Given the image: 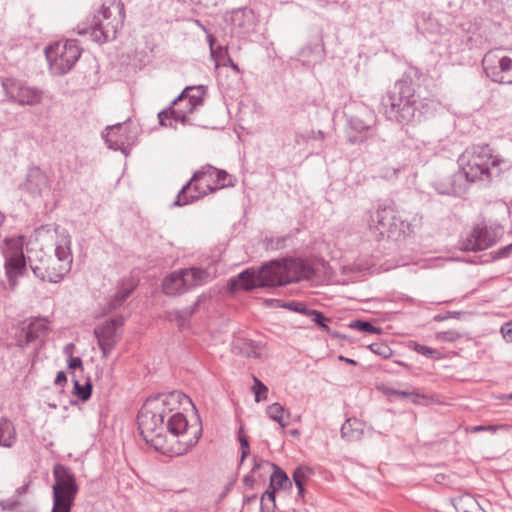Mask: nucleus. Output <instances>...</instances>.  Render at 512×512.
Returning a JSON list of instances; mask_svg holds the SVG:
<instances>
[{"mask_svg":"<svg viewBox=\"0 0 512 512\" xmlns=\"http://www.w3.org/2000/svg\"><path fill=\"white\" fill-rule=\"evenodd\" d=\"M501 333L503 335V338L508 341L512 342V324L506 323L501 327Z\"/></svg>","mask_w":512,"mask_h":512,"instance_id":"4d7b16f0","label":"nucleus"},{"mask_svg":"<svg viewBox=\"0 0 512 512\" xmlns=\"http://www.w3.org/2000/svg\"><path fill=\"white\" fill-rule=\"evenodd\" d=\"M215 171L216 167L211 164H206L195 171L190 180L178 192L173 206L183 207L214 193L215 191H210V188H214Z\"/></svg>","mask_w":512,"mask_h":512,"instance_id":"6e6552de","label":"nucleus"},{"mask_svg":"<svg viewBox=\"0 0 512 512\" xmlns=\"http://www.w3.org/2000/svg\"><path fill=\"white\" fill-rule=\"evenodd\" d=\"M73 395H75L82 402H86L92 395V383L88 379L84 384L75 378L73 374Z\"/></svg>","mask_w":512,"mask_h":512,"instance_id":"72a5a7b5","label":"nucleus"},{"mask_svg":"<svg viewBox=\"0 0 512 512\" xmlns=\"http://www.w3.org/2000/svg\"><path fill=\"white\" fill-rule=\"evenodd\" d=\"M48 179L46 174L38 167H29L22 188L31 195H41L47 187Z\"/></svg>","mask_w":512,"mask_h":512,"instance_id":"412c9836","label":"nucleus"},{"mask_svg":"<svg viewBox=\"0 0 512 512\" xmlns=\"http://www.w3.org/2000/svg\"><path fill=\"white\" fill-rule=\"evenodd\" d=\"M339 360L344 361L347 364H350V365H353V366L357 365V362L355 360L347 358V357H344V356H339Z\"/></svg>","mask_w":512,"mask_h":512,"instance_id":"338daca9","label":"nucleus"},{"mask_svg":"<svg viewBox=\"0 0 512 512\" xmlns=\"http://www.w3.org/2000/svg\"><path fill=\"white\" fill-rule=\"evenodd\" d=\"M137 284L132 279L122 280L118 286L115 294L108 301L109 311H115L120 308L129 296L133 293Z\"/></svg>","mask_w":512,"mask_h":512,"instance_id":"5701e85b","label":"nucleus"},{"mask_svg":"<svg viewBox=\"0 0 512 512\" xmlns=\"http://www.w3.org/2000/svg\"><path fill=\"white\" fill-rule=\"evenodd\" d=\"M233 484H234V482L232 481V482H229L225 486L223 492L218 497L217 503H220L227 496V494L229 493V491H230L231 487L233 486Z\"/></svg>","mask_w":512,"mask_h":512,"instance_id":"680f3d73","label":"nucleus"},{"mask_svg":"<svg viewBox=\"0 0 512 512\" xmlns=\"http://www.w3.org/2000/svg\"><path fill=\"white\" fill-rule=\"evenodd\" d=\"M482 66L486 76L493 82L507 84L508 80H505L503 73L512 71V58L503 56L496 60L493 55L488 53L482 60Z\"/></svg>","mask_w":512,"mask_h":512,"instance_id":"f3484780","label":"nucleus"},{"mask_svg":"<svg viewBox=\"0 0 512 512\" xmlns=\"http://www.w3.org/2000/svg\"><path fill=\"white\" fill-rule=\"evenodd\" d=\"M369 350L376 355H379L383 358H389L392 355L391 348L383 342L372 343L368 346Z\"/></svg>","mask_w":512,"mask_h":512,"instance_id":"79ce46f5","label":"nucleus"},{"mask_svg":"<svg viewBox=\"0 0 512 512\" xmlns=\"http://www.w3.org/2000/svg\"><path fill=\"white\" fill-rule=\"evenodd\" d=\"M312 317V321L323 331L330 334L333 337H339V334L335 331H332L330 327L327 325V322L330 321L322 312L312 309L309 314Z\"/></svg>","mask_w":512,"mask_h":512,"instance_id":"4c0bfd02","label":"nucleus"},{"mask_svg":"<svg viewBox=\"0 0 512 512\" xmlns=\"http://www.w3.org/2000/svg\"><path fill=\"white\" fill-rule=\"evenodd\" d=\"M408 348L431 359H440L441 353L437 349L419 344L416 341H409Z\"/></svg>","mask_w":512,"mask_h":512,"instance_id":"58836bf2","label":"nucleus"},{"mask_svg":"<svg viewBox=\"0 0 512 512\" xmlns=\"http://www.w3.org/2000/svg\"><path fill=\"white\" fill-rule=\"evenodd\" d=\"M113 4L118 9V14H119L120 20L122 22L125 19V5L120 0L118 2H114Z\"/></svg>","mask_w":512,"mask_h":512,"instance_id":"052dcab7","label":"nucleus"},{"mask_svg":"<svg viewBox=\"0 0 512 512\" xmlns=\"http://www.w3.org/2000/svg\"><path fill=\"white\" fill-rule=\"evenodd\" d=\"M349 127L357 133L368 131L371 128L370 122H368L361 115H351L348 117Z\"/></svg>","mask_w":512,"mask_h":512,"instance_id":"ea45409f","label":"nucleus"},{"mask_svg":"<svg viewBox=\"0 0 512 512\" xmlns=\"http://www.w3.org/2000/svg\"><path fill=\"white\" fill-rule=\"evenodd\" d=\"M191 316V311H188L186 308H183L175 311L174 320L177 322L178 327L180 329H183L189 324Z\"/></svg>","mask_w":512,"mask_h":512,"instance_id":"37998d69","label":"nucleus"},{"mask_svg":"<svg viewBox=\"0 0 512 512\" xmlns=\"http://www.w3.org/2000/svg\"><path fill=\"white\" fill-rule=\"evenodd\" d=\"M183 398L188 399V396L177 390L167 394H158L155 397H149L139 410L138 430L146 444L155 451L166 452L164 419L166 414L174 409L173 404H181Z\"/></svg>","mask_w":512,"mask_h":512,"instance_id":"7ed1b4c3","label":"nucleus"},{"mask_svg":"<svg viewBox=\"0 0 512 512\" xmlns=\"http://www.w3.org/2000/svg\"><path fill=\"white\" fill-rule=\"evenodd\" d=\"M82 49L77 39L57 42L45 48V56L51 70L57 75L68 73L79 60Z\"/></svg>","mask_w":512,"mask_h":512,"instance_id":"1a4fd4ad","label":"nucleus"},{"mask_svg":"<svg viewBox=\"0 0 512 512\" xmlns=\"http://www.w3.org/2000/svg\"><path fill=\"white\" fill-rule=\"evenodd\" d=\"M192 436L188 439L181 442V446L183 448L178 452L179 454L187 453L191 448H193L199 441L202 435V424L199 415H197V425L191 432Z\"/></svg>","mask_w":512,"mask_h":512,"instance_id":"f704fd0d","label":"nucleus"},{"mask_svg":"<svg viewBox=\"0 0 512 512\" xmlns=\"http://www.w3.org/2000/svg\"><path fill=\"white\" fill-rule=\"evenodd\" d=\"M206 87L203 85L187 86L170 103V105L158 113L159 124L161 126L172 127V122H180L183 125H192L189 115L194 113L204 104V95Z\"/></svg>","mask_w":512,"mask_h":512,"instance_id":"39448f33","label":"nucleus"},{"mask_svg":"<svg viewBox=\"0 0 512 512\" xmlns=\"http://www.w3.org/2000/svg\"><path fill=\"white\" fill-rule=\"evenodd\" d=\"M312 475V469L309 467L299 466L292 473V479L296 487H300V484H305L307 478Z\"/></svg>","mask_w":512,"mask_h":512,"instance_id":"a19ab883","label":"nucleus"},{"mask_svg":"<svg viewBox=\"0 0 512 512\" xmlns=\"http://www.w3.org/2000/svg\"><path fill=\"white\" fill-rule=\"evenodd\" d=\"M55 260H57V263L59 266H64L66 264V267H68V272L71 269L73 257L71 253V237L66 232L61 239V242L56 244L55 247Z\"/></svg>","mask_w":512,"mask_h":512,"instance_id":"a878e982","label":"nucleus"},{"mask_svg":"<svg viewBox=\"0 0 512 512\" xmlns=\"http://www.w3.org/2000/svg\"><path fill=\"white\" fill-rule=\"evenodd\" d=\"M74 348V344L73 343H69L67 344L65 347H64V353L68 355V357L70 356V354L72 355V349Z\"/></svg>","mask_w":512,"mask_h":512,"instance_id":"774afa93","label":"nucleus"},{"mask_svg":"<svg viewBox=\"0 0 512 512\" xmlns=\"http://www.w3.org/2000/svg\"><path fill=\"white\" fill-rule=\"evenodd\" d=\"M29 260H32V256L23 259L4 260V272L10 290L14 291L19 284V278L27 275Z\"/></svg>","mask_w":512,"mask_h":512,"instance_id":"aec40b11","label":"nucleus"},{"mask_svg":"<svg viewBox=\"0 0 512 512\" xmlns=\"http://www.w3.org/2000/svg\"><path fill=\"white\" fill-rule=\"evenodd\" d=\"M467 186L459 170L434 182L435 190L442 195L460 196L466 192Z\"/></svg>","mask_w":512,"mask_h":512,"instance_id":"6ab92c4d","label":"nucleus"},{"mask_svg":"<svg viewBox=\"0 0 512 512\" xmlns=\"http://www.w3.org/2000/svg\"><path fill=\"white\" fill-rule=\"evenodd\" d=\"M462 338V334L456 330H447L436 333V339L445 342H456Z\"/></svg>","mask_w":512,"mask_h":512,"instance_id":"a18cd8bd","label":"nucleus"},{"mask_svg":"<svg viewBox=\"0 0 512 512\" xmlns=\"http://www.w3.org/2000/svg\"><path fill=\"white\" fill-rule=\"evenodd\" d=\"M105 131L106 133H103L102 137L109 149L126 153L127 148L134 143L135 136L131 135L126 122L107 126Z\"/></svg>","mask_w":512,"mask_h":512,"instance_id":"dca6fc26","label":"nucleus"},{"mask_svg":"<svg viewBox=\"0 0 512 512\" xmlns=\"http://www.w3.org/2000/svg\"><path fill=\"white\" fill-rule=\"evenodd\" d=\"M29 268L33 275L41 281L59 283L68 273V267L59 266L57 260L43 251L36 253V257L29 260Z\"/></svg>","mask_w":512,"mask_h":512,"instance_id":"f8f14e48","label":"nucleus"},{"mask_svg":"<svg viewBox=\"0 0 512 512\" xmlns=\"http://www.w3.org/2000/svg\"><path fill=\"white\" fill-rule=\"evenodd\" d=\"M282 306L286 307L294 312H298V313L306 315V316H309L310 311H312V309L308 308L304 303L297 302V301H292V302L283 304Z\"/></svg>","mask_w":512,"mask_h":512,"instance_id":"09e8293b","label":"nucleus"},{"mask_svg":"<svg viewBox=\"0 0 512 512\" xmlns=\"http://www.w3.org/2000/svg\"><path fill=\"white\" fill-rule=\"evenodd\" d=\"M348 327L367 334H381L382 332V329L380 327L373 325L370 321L361 319L351 321L348 324Z\"/></svg>","mask_w":512,"mask_h":512,"instance_id":"e433bc0d","label":"nucleus"},{"mask_svg":"<svg viewBox=\"0 0 512 512\" xmlns=\"http://www.w3.org/2000/svg\"><path fill=\"white\" fill-rule=\"evenodd\" d=\"M111 17L110 8L102 5L96 15L93 16L90 24V34L92 39L98 44H104L112 41L116 38L117 25L107 23L104 24V20H108Z\"/></svg>","mask_w":512,"mask_h":512,"instance_id":"2eb2a0df","label":"nucleus"},{"mask_svg":"<svg viewBox=\"0 0 512 512\" xmlns=\"http://www.w3.org/2000/svg\"><path fill=\"white\" fill-rule=\"evenodd\" d=\"M20 504L19 499L15 496L0 500V507L2 511L16 512Z\"/></svg>","mask_w":512,"mask_h":512,"instance_id":"de8ad7c7","label":"nucleus"},{"mask_svg":"<svg viewBox=\"0 0 512 512\" xmlns=\"http://www.w3.org/2000/svg\"><path fill=\"white\" fill-rule=\"evenodd\" d=\"M1 85L6 97L19 105L35 106L40 104L43 99L42 90L29 86L19 79L2 78Z\"/></svg>","mask_w":512,"mask_h":512,"instance_id":"9d476101","label":"nucleus"},{"mask_svg":"<svg viewBox=\"0 0 512 512\" xmlns=\"http://www.w3.org/2000/svg\"><path fill=\"white\" fill-rule=\"evenodd\" d=\"M67 383V375L64 371H59L55 377L54 384L56 386H63Z\"/></svg>","mask_w":512,"mask_h":512,"instance_id":"bf43d9fd","label":"nucleus"},{"mask_svg":"<svg viewBox=\"0 0 512 512\" xmlns=\"http://www.w3.org/2000/svg\"><path fill=\"white\" fill-rule=\"evenodd\" d=\"M503 426L500 425H478V426H472L469 431L473 433L477 432H483V431H489L495 433L497 430L502 428Z\"/></svg>","mask_w":512,"mask_h":512,"instance_id":"864d4df0","label":"nucleus"},{"mask_svg":"<svg viewBox=\"0 0 512 512\" xmlns=\"http://www.w3.org/2000/svg\"><path fill=\"white\" fill-rule=\"evenodd\" d=\"M459 505L463 508V512H476L479 510L477 501L469 495L461 497Z\"/></svg>","mask_w":512,"mask_h":512,"instance_id":"c03bdc74","label":"nucleus"},{"mask_svg":"<svg viewBox=\"0 0 512 512\" xmlns=\"http://www.w3.org/2000/svg\"><path fill=\"white\" fill-rule=\"evenodd\" d=\"M210 296L203 293L197 297V300L195 303L191 306L185 307L188 311H191V314L193 315L200 307L201 303L209 299Z\"/></svg>","mask_w":512,"mask_h":512,"instance_id":"5fc2aeb1","label":"nucleus"},{"mask_svg":"<svg viewBox=\"0 0 512 512\" xmlns=\"http://www.w3.org/2000/svg\"><path fill=\"white\" fill-rule=\"evenodd\" d=\"M185 279L182 276L181 269L168 274L162 283L163 293L167 296H178L186 293Z\"/></svg>","mask_w":512,"mask_h":512,"instance_id":"393cba45","label":"nucleus"},{"mask_svg":"<svg viewBox=\"0 0 512 512\" xmlns=\"http://www.w3.org/2000/svg\"><path fill=\"white\" fill-rule=\"evenodd\" d=\"M256 499H257V495L256 494H253V495H250V496H245L244 497V504H250V503L254 502Z\"/></svg>","mask_w":512,"mask_h":512,"instance_id":"69168bd1","label":"nucleus"},{"mask_svg":"<svg viewBox=\"0 0 512 512\" xmlns=\"http://www.w3.org/2000/svg\"><path fill=\"white\" fill-rule=\"evenodd\" d=\"M218 50H219V53H224L226 56V62H224L223 65L229 66L234 72H236L237 74H240L241 70H240L238 64H236L232 60V58L228 55L227 49L219 46Z\"/></svg>","mask_w":512,"mask_h":512,"instance_id":"3c124183","label":"nucleus"},{"mask_svg":"<svg viewBox=\"0 0 512 512\" xmlns=\"http://www.w3.org/2000/svg\"><path fill=\"white\" fill-rule=\"evenodd\" d=\"M17 441V432L13 422L6 418H0V447L11 448Z\"/></svg>","mask_w":512,"mask_h":512,"instance_id":"bb28decb","label":"nucleus"},{"mask_svg":"<svg viewBox=\"0 0 512 512\" xmlns=\"http://www.w3.org/2000/svg\"><path fill=\"white\" fill-rule=\"evenodd\" d=\"M214 178V188H210V191H217L226 187H234L237 182L235 176L218 168H216Z\"/></svg>","mask_w":512,"mask_h":512,"instance_id":"473e14b6","label":"nucleus"},{"mask_svg":"<svg viewBox=\"0 0 512 512\" xmlns=\"http://www.w3.org/2000/svg\"><path fill=\"white\" fill-rule=\"evenodd\" d=\"M510 255H512V244H508L490 253L493 261L508 258Z\"/></svg>","mask_w":512,"mask_h":512,"instance_id":"8fccbe9b","label":"nucleus"},{"mask_svg":"<svg viewBox=\"0 0 512 512\" xmlns=\"http://www.w3.org/2000/svg\"><path fill=\"white\" fill-rule=\"evenodd\" d=\"M369 228L377 240L385 237L394 241L404 239L410 229V224L397 216L396 211L389 205H379L370 216Z\"/></svg>","mask_w":512,"mask_h":512,"instance_id":"423d86ee","label":"nucleus"},{"mask_svg":"<svg viewBox=\"0 0 512 512\" xmlns=\"http://www.w3.org/2000/svg\"><path fill=\"white\" fill-rule=\"evenodd\" d=\"M314 266L304 258L288 257L275 259L260 267L247 268L236 277L229 279L227 289L231 293L238 290L252 291L256 288L281 287L290 283L310 280L315 275Z\"/></svg>","mask_w":512,"mask_h":512,"instance_id":"f257e3e1","label":"nucleus"},{"mask_svg":"<svg viewBox=\"0 0 512 512\" xmlns=\"http://www.w3.org/2000/svg\"><path fill=\"white\" fill-rule=\"evenodd\" d=\"M381 391L384 395H386L388 397H392V396L399 397L402 399H406L416 405L421 404L422 400L427 399V396L424 394H421L418 389H413L411 391L410 390H397V389H394L391 387L383 386L381 388Z\"/></svg>","mask_w":512,"mask_h":512,"instance_id":"c85d7f7f","label":"nucleus"},{"mask_svg":"<svg viewBox=\"0 0 512 512\" xmlns=\"http://www.w3.org/2000/svg\"><path fill=\"white\" fill-rule=\"evenodd\" d=\"M232 351L235 354L247 357V358H260L261 353L259 352L258 345L252 341L247 339H237L233 343Z\"/></svg>","mask_w":512,"mask_h":512,"instance_id":"7c9ffc66","label":"nucleus"},{"mask_svg":"<svg viewBox=\"0 0 512 512\" xmlns=\"http://www.w3.org/2000/svg\"><path fill=\"white\" fill-rule=\"evenodd\" d=\"M503 235L501 225H475L462 240L464 251H481L494 245Z\"/></svg>","mask_w":512,"mask_h":512,"instance_id":"9b49d317","label":"nucleus"},{"mask_svg":"<svg viewBox=\"0 0 512 512\" xmlns=\"http://www.w3.org/2000/svg\"><path fill=\"white\" fill-rule=\"evenodd\" d=\"M68 368L71 370L81 369L83 370V361L80 357H73L71 354L68 357Z\"/></svg>","mask_w":512,"mask_h":512,"instance_id":"6e6d98bb","label":"nucleus"},{"mask_svg":"<svg viewBox=\"0 0 512 512\" xmlns=\"http://www.w3.org/2000/svg\"><path fill=\"white\" fill-rule=\"evenodd\" d=\"M182 276L185 279L186 291H189L195 287L206 284L210 279L209 272L200 267H189L181 269Z\"/></svg>","mask_w":512,"mask_h":512,"instance_id":"b1692460","label":"nucleus"},{"mask_svg":"<svg viewBox=\"0 0 512 512\" xmlns=\"http://www.w3.org/2000/svg\"><path fill=\"white\" fill-rule=\"evenodd\" d=\"M341 437L348 442L359 441L363 436L362 424L357 419H347L340 429Z\"/></svg>","mask_w":512,"mask_h":512,"instance_id":"c756f323","label":"nucleus"},{"mask_svg":"<svg viewBox=\"0 0 512 512\" xmlns=\"http://www.w3.org/2000/svg\"><path fill=\"white\" fill-rule=\"evenodd\" d=\"M254 15L252 10L239 9L232 13L231 21L234 27L248 32L253 26Z\"/></svg>","mask_w":512,"mask_h":512,"instance_id":"2f4dec72","label":"nucleus"},{"mask_svg":"<svg viewBox=\"0 0 512 512\" xmlns=\"http://www.w3.org/2000/svg\"><path fill=\"white\" fill-rule=\"evenodd\" d=\"M459 172L467 185L473 182L490 183L493 177L500 175V165L504 162L488 144L467 148L459 158Z\"/></svg>","mask_w":512,"mask_h":512,"instance_id":"20e7f679","label":"nucleus"},{"mask_svg":"<svg viewBox=\"0 0 512 512\" xmlns=\"http://www.w3.org/2000/svg\"><path fill=\"white\" fill-rule=\"evenodd\" d=\"M270 467L273 469L269 479L268 489L265 491L264 496L268 497L271 501L275 499L276 492L279 490H290L292 488V481L288 477L287 473L278 465L263 459L253 458L252 472L257 470Z\"/></svg>","mask_w":512,"mask_h":512,"instance_id":"4468645a","label":"nucleus"},{"mask_svg":"<svg viewBox=\"0 0 512 512\" xmlns=\"http://www.w3.org/2000/svg\"><path fill=\"white\" fill-rule=\"evenodd\" d=\"M54 484L52 486L53 507L56 511L72 512L79 491L76 477L71 469L57 463L53 467Z\"/></svg>","mask_w":512,"mask_h":512,"instance_id":"0eeeda50","label":"nucleus"},{"mask_svg":"<svg viewBox=\"0 0 512 512\" xmlns=\"http://www.w3.org/2000/svg\"><path fill=\"white\" fill-rule=\"evenodd\" d=\"M253 473L254 472L251 471V474H247L243 477V484L248 489H253L256 484V478Z\"/></svg>","mask_w":512,"mask_h":512,"instance_id":"13d9d810","label":"nucleus"},{"mask_svg":"<svg viewBox=\"0 0 512 512\" xmlns=\"http://www.w3.org/2000/svg\"><path fill=\"white\" fill-rule=\"evenodd\" d=\"M267 415L281 427H286L289 422L285 420V409L280 403H273L266 409Z\"/></svg>","mask_w":512,"mask_h":512,"instance_id":"c9c22d12","label":"nucleus"},{"mask_svg":"<svg viewBox=\"0 0 512 512\" xmlns=\"http://www.w3.org/2000/svg\"><path fill=\"white\" fill-rule=\"evenodd\" d=\"M167 431L174 436H184L193 427H189L186 416L180 412L171 415L166 424Z\"/></svg>","mask_w":512,"mask_h":512,"instance_id":"cd10ccee","label":"nucleus"},{"mask_svg":"<svg viewBox=\"0 0 512 512\" xmlns=\"http://www.w3.org/2000/svg\"><path fill=\"white\" fill-rule=\"evenodd\" d=\"M124 324V318L118 316L104 321L94 328V335L102 352V358L107 359L111 351L121 339L118 329Z\"/></svg>","mask_w":512,"mask_h":512,"instance_id":"ddd939ff","label":"nucleus"},{"mask_svg":"<svg viewBox=\"0 0 512 512\" xmlns=\"http://www.w3.org/2000/svg\"><path fill=\"white\" fill-rule=\"evenodd\" d=\"M48 322L47 318H31L28 325L21 330L17 340V345L23 348L46 337L49 332Z\"/></svg>","mask_w":512,"mask_h":512,"instance_id":"a211bd4d","label":"nucleus"},{"mask_svg":"<svg viewBox=\"0 0 512 512\" xmlns=\"http://www.w3.org/2000/svg\"><path fill=\"white\" fill-rule=\"evenodd\" d=\"M239 443H240V448H241V457H240L239 466H241L243 464L244 460L250 454V445H249L248 438L240 439Z\"/></svg>","mask_w":512,"mask_h":512,"instance_id":"603ef678","label":"nucleus"},{"mask_svg":"<svg viewBox=\"0 0 512 512\" xmlns=\"http://www.w3.org/2000/svg\"><path fill=\"white\" fill-rule=\"evenodd\" d=\"M29 487V483H25L24 485L18 487L15 491V497L19 498L20 496L24 495Z\"/></svg>","mask_w":512,"mask_h":512,"instance_id":"e2e57ef3","label":"nucleus"},{"mask_svg":"<svg viewBox=\"0 0 512 512\" xmlns=\"http://www.w3.org/2000/svg\"><path fill=\"white\" fill-rule=\"evenodd\" d=\"M3 244L5 246L2 251L4 260L27 258L28 255L24 252L26 244V237L24 235L6 237L3 240Z\"/></svg>","mask_w":512,"mask_h":512,"instance_id":"4be33fe9","label":"nucleus"},{"mask_svg":"<svg viewBox=\"0 0 512 512\" xmlns=\"http://www.w3.org/2000/svg\"><path fill=\"white\" fill-rule=\"evenodd\" d=\"M424 73L417 67H410L404 76L386 92L381 107L387 119L402 125L420 123L433 116L436 102L416 95L414 80H421Z\"/></svg>","mask_w":512,"mask_h":512,"instance_id":"f03ea898","label":"nucleus"},{"mask_svg":"<svg viewBox=\"0 0 512 512\" xmlns=\"http://www.w3.org/2000/svg\"><path fill=\"white\" fill-rule=\"evenodd\" d=\"M255 401L260 402L267 398L268 388L265 384H263L259 379L254 378V386H253Z\"/></svg>","mask_w":512,"mask_h":512,"instance_id":"49530a36","label":"nucleus"},{"mask_svg":"<svg viewBox=\"0 0 512 512\" xmlns=\"http://www.w3.org/2000/svg\"><path fill=\"white\" fill-rule=\"evenodd\" d=\"M284 242H285V239L284 238H277L276 241H275V244H274V241L271 240L270 241V247L272 249H279V248H282L284 246Z\"/></svg>","mask_w":512,"mask_h":512,"instance_id":"0e129e2a","label":"nucleus"}]
</instances>
